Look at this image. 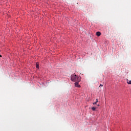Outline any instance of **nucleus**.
<instances>
[{"mask_svg": "<svg viewBox=\"0 0 131 131\" xmlns=\"http://www.w3.org/2000/svg\"><path fill=\"white\" fill-rule=\"evenodd\" d=\"M92 110L93 111H96V107H92Z\"/></svg>", "mask_w": 131, "mask_h": 131, "instance_id": "obj_6", "label": "nucleus"}, {"mask_svg": "<svg viewBox=\"0 0 131 131\" xmlns=\"http://www.w3.org/2000/svg\"><path fill=\"white\" fill-rule=\"evenodd\" d=\"M98 99H96V101L95 102H94L93 104V105H97V103H98Z\"/></svg>", "mask_w": 131, "mask_h": 131, "instance_id": "obj_4", "label": "nucleus"}, {"mask_svg": "<svg viewBox=\"0 0 131 131\" xmlns=\"http://www.w3.org/2000/svg\"><path fill=\"white\" fill-rule=\"evenodd\" d=\"M71 80L72 81H80V78L76 75H72L71 76Z\"/></svg>", "mask_w": 131, "mask_h": 131, "instance_id": "obj_1", "label": "nucleus"}, {"mask_svg": "<svg viewBox=\"0 0 131 131\" xmlns=\"http://www.w3.org/2000/svg\"><path fill=\"white\" fill-rule=\"evenodd\" d=\"M98 106H100V105L98 104Z\"/></svg>", "mask_w": 131, "mask_h": 131, "instance_id": "obj_10", "label": "nucleus"}, {"mask_svg": "<svg viewBox=\"0 0 131 131\" xmlns=\"http://www.w3.org/2000/svg\"><path fill=\"white\" fill-rule=\"evenodd\" d=\"M96 35L97 36H100L101 35V32H96Z\"/></svg>", "mask_w": 131, "mask_h": 131, "instance_id": "obj_3", "label": "nucleus"}, {"mask_svg": "<svg viewBox=\"0 0 131 131\" xmlns=\"http://www.w3.org/2000/svg\"><path fill=\"white\" fill-rule=\"evenodd\" d=\"M36 68H39V66L38 62H36Z\"/></svg>", "mask_w": 131, "mask_h": 131, "instance_id": "obj_5", "label": "nucleus"}, {"mask_svg": "<svg viewBox=\"0 0 131 131\" xmlns=\"http://www.w3.org/2000/svg\"><path fill=\"white\" fill-rule=\"evenodd\" d=\"M101 86H103V84H101L99 86V88H101Z\"/></svg>", "mask_w": 131, "mask_h": 131, "instance_id": "obj_8", "label": "nucleus"}, {"mask_svg": "<svg viewBox=\"0 0 131 131\" xmlns=\"http://www.w3.org/2000/svg\"><path fill=\"white\" fill-rule=\"evenodd\" d=\"M75 86L76 88H80V85L78 84V82H75Z\"/></svg>", "mask_w": 131, "mask_h": 131, "instance_id": "obj_2", "label": "nucleus"}, {"mask_svg": "<svg viewBox=\"0 0 131 131\" xmlns=\"http://www.w3.org/2000/svg\"><path fill=\"white\" fill-rule=\"evenodd\" d=\"M2 57V55H0V57Z\"/></svg>", "mask_w": 131, "mask_h": 131, "instance_id": "obj_9", "label": "nucleus"}, {"mask_svg": "<svg viewBox=\"0 0 131 131\" xmlns=\"http://www.w3.org/2000/svg\"><path fill=\"white\" fill-rule=\"evenodd\" d=\"M127 82L128 84H131V80L128 81V80H127Z\"/></svg>", "mask_w": 131, "mask_h": 131, "instance_id": "obj_7", "label": "nucleus"}]
</instances>
